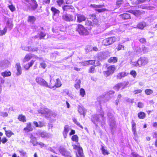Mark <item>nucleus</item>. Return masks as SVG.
Instances as JSON below:
<instances>
[{"label": "nucleus", "mask_w": 157, "mask_h": 157, "mask_svg": "<svg viewBox=\"0 0 157 157\" xmlns=\"http://www.w3.org/2000/svg\"><path fill=\"white\" fill-rule=\"evenodd\" d=\"M7 31L6 28H5L3 30L0 29V36H3L5 35Z\"/></svg>", "instance_id": "obj_44"}, {"label": "nucleus", "mask_w": 157, "mask_h": 157, "mask_svg": "<svg viewBox=\"0 0 157 157\" xmlns=\"http://www.w3.org/2000/svg\"><path fill=\"white\" fill-rule=\"evenodd\" d=\"M10 5H9L8 7L9 8L11 12H13L16 11V8L13 4L11 2H10Z\"/></svg>", "instance_id": "obj_36"}, {"label": "nucleus", "mask_w": 157, "mask_h": 157, "mask_svg": "<svg viewBox=\"0 0 157 157\" xmlns=\"http://www.w3.org/2000/svg\"><path fill=\"white\" fill-rule=\"evenodd\" d=\"M139 65H144L147 64L148 62V59L145 57H141L138 60Z\"/></svg>", "instance_id": "obj_11"}, {"label": "nucleus", "mask_w": 157, "mask_h": 157, "mask_svg": "<svg viewBox=\"0 0 157 157\" xmlns=\"http://www.w3.org/2000/svg\"><path fill=\"white\" fill-rule=\"evenodd\" d=\"M107 116L109 118V124L112 129L116 127V125L115 119L113 114L110 113V110L108 109L107 110Z\"/></svg>", "instance_id": "obj_3"}, {"label": "nucleus", "mask_w": 157, "mask_h": 157, "mask_svg": "<svg viewBox=\"0 0 157 157\" xmlns=\"http://www.w3.org/2000/svg\"><path fill=\"white\" fill-rule=\"evenodd\" d=\"M142 90L141 89H139L134 91L133 92L135 94H136L139 93H140L142 92Z\"/></svg>", "instance_id": "obj_60"}, {"label": "nucleus", "mask_w": 157, "mask_h": 157, "mask_svg": "<svg viewBox=\"0 0 157 157\" xmlns=\"http://www.w3.org/2000/svg\"><path fill=\"white\" fill-rule=\"evenodd\" d=\"M75 82L76 83L75 85V87L77 89H78L80 88V84L81 83V80L79 79H77L75 80Z\"/></svg>", "instance_id": "obj_32"}, {"label": "nucleus", "mask_w": 157, "mask_h": 157, "mask_svg": "<svg viewBox=\"0 0 157 157\" xmlns=\"http://www.w3.org/2000/svg\"><path fill=\"white\" fill-rule=\"evenodd\" d=\"M32 56L31 54H27L23 59V62L25 63L29 61L32 58Z\"/></svg>", "instance_id": "obj_29"}, {"label": "nucleus", "mask_w": 157, "mask_h": 157, "mask_svg": "<svg viewBox=\"0 0 157 157\" xmlns=\"http://www.w3.org/2000/svg\"><path fill=\"white\" fill-rule=\"evenodd\" d=\"M11 72L9 71H6L4 72L1 73L2 76L4 77L10 76L11 75Z\"/></svg>", "instance_id": "obj_31"}, {"label": "nucleus", "mask_w": 157, "mask_h": 157, "mask_svg": "<svg viewBox=\"0 0 157 157\" xmlns=\"http://www.w3.org/2000/svg\"><path fill=\"white\" fill-rule=\"evenodd\" d=\"M47 65L44 62H42L40 63V67H41L43 69H45V67H46Z\"/></svg>", "instance_id": "obj_50"}, {"label": "nucleus", "mask_w": 157, "mask_h": 157, "mask_svg": "<svg viewBox=\"0 0 157 157\" xmlns=\"http://www.w3.org/2000/svg\"><path fill=\"white\" fill-rule=\"evenodd\" d=\"M50 110L47 108H41L38 111V112L44 115L46 117H48Z\"/></svg>", "instance_id": "obj_12"}, {"label": "nucleus", "mask_w": 157, "mask_h": 157, "mask_svg": "<svg viewBox=\"0 0 157 157\" xmlns=\"http://www.w3.org/2000/svg\"><path fill=\"white\" fill-rule=\"evenodd\" d=\"M117 40V38L115 36L109 37L103 40L102 44L105 46L110 45L116 41Z\"/></svg>", "instance_id": "obj_6"}, {"label": "nucleus", "mask_w": 157, "mask_h": 157, "mask_svg": "<svg viewBox=\"0 0 157 157\" xmlns=\"http://www.w3.org/2000/svg\"><path fill=\"white\" fill-rule=\"evenodd\" d=\"M145 93L147 95H150L153 93V91L151 89H147L145 90Z\"/></svg>", "instance_id": "obj_42"}, {"label": "nucleus", "mask_w": 157, "mask_h": 157, "mask_svg": "<svg viewBox=\"0 0 157 157\" xmlns=\"http://www.w3.org/2000/svg\"><path fill=\"white\" fill-rule=\"evenodd\" d=\"M38 4L37 3H34L33 4L31 5V7L30 9V10L31 11H33L35 10L36 9L37 6Z\"/></svg>", "instance_id": "obj_38"}, {"label": "nucleus", "mask_w": 157, "mask_h": 157, "mask_svg": "<svg viewBox=\"0 0 157 157\" xmlns=\"http://www.w3.org/2000/svg\"><path fill=\"white\" fill-rule=\"evenodd\" d=\"M13 26V24H12V21L10 20H8L6 23V26L5 28H6V29L7 28H8L10 29V30H11Z\"/></svg>", "instance_id": "obj_26"}, {"label": "nucleus", "mask_w": 157, "mask_h": 157, "mask_svg": "<svg viewBox=\"0 0 157 157\" xmlns=\"http://www.w3.org/2000/svg\"><path fill=\"white\" fill-rule=\"evenodd\" d=\"M77 21L78 22L80 23L82 21L86 20V17L85 16L81 14H77Z\"/></svg>", "instance_id": "obj_15"}, {"label": "nucleus", "mask_w": 157, "mask_h": 157, "mask_svg": "<svg viewBox=\"0 0 157 157\" xmlns=\"http://www.w3.org/2000/svg\"><path fill=\"white\" fill-rule=\"evenodd\" d=\"M142 51L144 53L145 52H148L149 51V49L147 48L144 46L143 48Z\"/></svg>", "instance_id": "obj_62"}, {"label": "nucleus", "mask_w": 157, "mask_h": 157, "mask_svg": "<svg viewBox=\"0 0 157 157\" xmlns=\"http://www.w3.org/2000/svg\"><path fill=\"white\" fill-rule=\"evenodd\" d=\"M74 8L73 6L72 5H64L62 7V9L64 11H69L70 10Z\"/></svg>", "instance_id": "obj_21"}, {"label": "nucleus", "mask_w": 157, "mask_h": 157, "mask_svg": "<svg viewBox=\"0 0 157 157\" xmlns=\"http://www.w3.org/2000/svg\"><path fill=\"white\" fill-rule=\"evenodd\" d=\"M6 134V136L9 137H10L13 134V132L10 130H5Z\"/></svg>", "instance_id": "obj_45"}, {"label": "nucleus", "mask_w": 157, "mask_h": 157, "mask_svg": "<svg viewBox=\"0 0 157 157\" xmlns=\"http://www.w3.org/2000/svg\"><path fill=\"white\" fill-rule=\"evenodd\" d=\"M51 10L53 13V17L54 18V16L58 17L59 13V11L58 10L56 9L54 7H52Z\"/></svg>", "instance_id": "obj_18"}, {"label": "nucleus", "mask_w": 157, "mask_h": 157, "mask_svg": "<svg viewBox=\"0 0 157 157\" xmlns=\"http://www.w3.org/2000/svg\"><path fill=\"white\" fill-rule=\"evenodd\" d=\"M132 64L134 67H137L138 66H140L139 65V63L138 61L137 62H132L131 63Z\"/></svg>", "instance_id": "obj_57"}, {"label": "nucleus", "mask_w": 157, "mask_h": 157, "mask_svg": "<svg viewBox=\"0 0 157 157\" xmlns=\"http://www.w3.org/2000/svg\"><path fill=\"white\" fill-rule=\"evenodd\" d=\"M133 53L132 52L128 51L126 53V55L129 57L132 56Z\"/></svg>", "instance_id": "obj_59"}, {"label": "nucleus", "mask_w": 157, "mask_h": 157, "mask_svg": "<svg viewBox=\"0 0 157 157\" xmlns=\"http://www.w3.org/2000/svg\"><path fill=\"white\" fill-rule=\"evenodd\" d=\"M146 26V24L145 22H142L139 23L137 25V27L139 29H143Z\"/></svg>", "instance_id": "obj_33"}, {"label": "nucleus", "mask_w": 157, "mask_h": 157, "mask_svg": "<svg viewBox=\"0 0 157 157\" xmlns=\"http://www.w3.org/2000/svg\"><path fill=\"white\" fill-rule=\"evenodd\" d=\"M29 52H34L37 51L38 50V48L37 47H31L29 46Z\"/></svg>", "instance_id": "obj_41"}, {"label": "nucleus", "mask_w": 157, "mask_h": 157, "mask_svg": "<svg viewBox=\"0 0 157 157\" xmlns=\"http://www.w3.org/2000/svg\"><path fill=\"white\" fill-rule=\"evenodd\" d=\"M147 0H137L136 1V3L137 4L143 3L147 1Z\"/></svg>", "instance_id": "obj_61"}, {"label": "nucleus", "mask_w": 157, "mask_h": 157, "mask_svg": "<svg viewBox=\"0 0 157 157\" xmlns=\"http://www.w3.org/2000/svg\"><path fill=\"white\" fill-rule=\"evenodd\" d=\"M110 56V53L107 51L100 52L98 56V58L100 60L105 59Z\"/></svg>", "instance_id": "obj_8"}, {"label": "nucleus", "mask_w": 157, "mask_h": 157, "mask_svg": "<svg viewBox=\"0 0 157 157\" xmlns=\"http://www.w3.org/2000/svg\"><path fill=\"white\" fill-rule=\"evenodd\" d=\"M30 142L33 146H36L38 144L36 138L33 136L32 134H30Z\"/></svg>", "instance_id": "obj_17"}, {"label": "nucleus", "mask_w": 157, "mask_h": 157, "mask_svg": "<svg viewBox=\"0 0 157 157\" xmlns=\"http://www.w3.org/2000/svg\"><path fill=\"white\" fill-rule=\"evenodd\" d=\"M62 19L67 22L73 21L75 19L76 17H74L72 15L69 14H63L62 16Z\"/></svg>", "instance_id": "obj_9"}, {"label": "nucleus", "mask_w": 157, "mask_h": 157, "mask_svg": "<svg viewBox=\"0 0 157 157\" xmlns=\"http://www.w3.org/2000/svg\"><path fill=\"white\" fill-rule=\"evenodd\" d=\"M114 93V91L110 90L109 91L105 96L102 95L98 97L97 99V101L96 102V109L98 110H101V104L105 102L107 100L105 99L107 95H112Z\"/></svg>", "instance_id": "obj_1"}, {"label": "nucleus", "mask_w": 157, "mask_h": 157, "mask_svg": "<svg viewBox=\"0 0 157 157\" xmlns=\"http://www.w3.org/2000/svg\"><path fill=\"white\" fill-rule=\"evenodd\" d=\"M104 112L101 113L100 115H94L93 118L91 119V121L96 125L98 123H103L105 122V119L104 117Z\"/></svg>", "instance_id": "obj_2"}, {"label": "nucleus", "mask_w": 157, "mask_h": 157, "mask_svg": "<svg viewBox=\"0 0 157 157\" xmlns=\"http://www.w3.org/2000/svg\"><path fill=\"white\" fill-rule=\"evenodd\" d=\"M120 16L124 20L129 19L131 18L130 15L129 13H124L121 14Z\"/></svg>", "instance_id": "obj_25"}, {"label": "nucleus", "mask_w": 157, "mask_h": 157, "mask_svg": "<svg viewBox=\"0 0 157 157\" xmlns=\"http://www.w3.org/2000/svg\"><path fill=\"white\" fill-rule=\"evenodd\" d=\"M138 117L140 119H144L146 117V114L144 112H140L138 114Z\"/></svg>", "instance_id": "obj_35"}, {"label": "nucleus", "mask_w": 157, "mask_h": 157, "mask_svg": "<svg viewBox=\"0 0 157 157\" xmlns=\"http://www.w3.org/2000/svg\"><path fill=\"white\" fill-rule=\"evenodd\" d=\"M56 114L55 113L50 110L49 113H48V116L47 117L52 119L53 118H55L56 116Z\"/></svg>", "instance_id": "obj_30"}, {"label": "nucleus", "mask_w": 157, "mask_h": 157, "mask_svg": "<svg viewBox=\"0 0 157 157\" xmlns=\"http://www.w3.org/2000/svg\"><path fill=\"white\" fill-rule=\"evenodd\" d=\"M124 2L123 0H117L116 2L117 8L119 7Z\"/></svg>", "instance_id": "obj_48"}, {"label": "nucleus", "mask_w": 157, "mask_h": 157, "mask_svg": "<svg viewBox=\"0 0 157 157\" xmlns=\"http://www.w3.org/2000/svg\"><path fill=\"white\" fill-rule=\"evenodd\" d=\"M136 53L137 55H140L142 54V51L140 48H137Z\"/></svg>", "instance_id": "obj_55"}, {"label": "nucleus", "mask_w": 157, "mask_h": 157, "mask_svg": "<svg viewBox=\"0 0 157 157\" xmlns=\"http://www.w3.org/2000/svg\"><path fill=\"white\" fill-rule=\"evenodd\" d=\"M117 51H119L122 49H124V46L121 44H119L116 48Z\"/></svg>", "instance_id": "obj_51"}, {"label": "nucleus", "mask_w": 157, "mask_h": 157, "mask_svg": "<svg viewBox=\"0 0 157 157\" xmlns=\"http://www.w3.org/2000/svg\"><path fill=\"white\" fill-rule=\"evenodd\" d=\"M144 106L143 104L140 102H138V107L139 108H143Z\"/></svg>", "instance_id": "obj_64"}, {"label": "nucleus", "mask_w": 157, "mask_h": 157, "mask_svg": "<svg viewBox=\"0 0 157 157\" xmlns=\"http://www.w3.org/2000/svg\"><path fill=\"white\" fill-rule=\"evenodd\" d=\"M36 20V18L34 16H29L28 17V21L32 24H33Z\"/></svg>", "instance_id": "obj_24"}, {"label": "nucleus", "mask_w": 157, "mask_h": 157, "mask_svg": "<svg viewBox=\"0 0 157 157\" xmlns=\"http://www.w3.org/2000/svg\"><path fill=\"white\" fill-rule=\"evenodd\" d=\"M35 80L36 82L40 86L50 88L53 87L52 86L48 85V82L40 77H37Z\"/></svg>", "instance_id": "obj_4"}, {"label": "nucleus", "mask_w": 157, "mask_h": 157, "mask_svg": "<svg viewBox=\"0 0 157 157\" xmlns=\"http://www.w3.org/2000/svg\"><path fill=\"white\" fill-rule=\"evenodd\" d=\"M90 6L94 8H99L102 7L104 6V5H96L95 4H91Z\"/></svg>", "instance_id": "obj_46"}, {"label": "nucleus", "mask_w": 157, "mask_h": 157, "mask_svg": "<svg viewBox=\"0 0 157 157\" xmlns=\"http://www.w3.org/2000/svg\"><path fill=\"white\" fill-rule=\"evenodd\" d=\"M132 124V130L136 129V124L133 120H132L131 122Z\"/></svg>", "instance_id": "obj_58"}, {"label": "nucleus", "mask_w": 157, "mask_h": 157, "mask_svg": "<svg viewBox=\"0 0 157 157\" xmlns=\"http://www.w3.org/2000/svg\"><path fill=\"white\" fill-rule=\"evenodd\" d=\"M24 130L27 132L33 131V129L32 127L31 123L30 122L27 123L26 127L24 128Z\"/></svg>", "instance_id": "obj_20"}, {"label": "nucleus", "mask_w": 157, "mask_h": 157, "mask_svg": "<svg viewBox=\"0 0 157 157\" xmlns=\"http://www.w3.org/2000/svg\"><path fill=\"white\" fill-rule=\"evenodd\" d=\"M10 65V62L7 60H4L0 63V66L3 69L8 67Z\"/></svg>", "instance_id": "obj_13"}, {"label": "nucleus", "mask_w": 157, "mask_h": 157, "mask_svg": "<svg viewBox=\"0 0 157 157\" xmlns=\"http://www.w3.org/2000/svg\"><path fill=\"white\" fill-rule=\"evenodd\" d=\"M128 75V73L126 72H121L119 73L117 75V77L118 78L121 79L122 78Z\"/></svg>", "instance_id": "obj_37"}, {"label": "nucleus", "mask_w": 157, "mask_h": 157, "mask_svg": "<svg viewBox=\"0 0 157 157\" xmlns=\"http://www.w3.org/2000/svg\"><path fill=\"white\" fill-rule=\"evenodd\" d=\"M118 58L116 57H110L108 60V62L109 63H114L117 62Z\"/></svg>", "instance_id": "obj_27"}, {"label": "nucleus", "mask_w": 157, "mask_h": 157, "mask_svg": "<svg viewBox=\"0 0 157 157\" xmlns=\"http://www.w3.org/2000/svg\"><path fill=\"white\" fill-rule=\"evenodd\" d=\"M80 94L82 97H83L86 94L85 91L83 88H81L80 90Z\"/></svg>", "instance_id": "obj_47"}, {"label": "nucleus", "mask_w": 157, "mask_h": 157, "mask_svg": "<svg viewBox=\"0 0 157 157\" xmlns=\"http://www.w3.org/2000/svg\"><path fill=\"white\" fill-rule=\"evenodd\" d=\"M95 66H93L91 67L89 70V72L90 73H94V72L95 67Z\"/></svg>", "instance_id": "obj_52"}, {"label": "nucleus", "mask_w": 157, "mask_h": 157, "mask_svg": "<svg viewBox=\"0 0 157 157\" xmlns=\"http://www.w3.org/2000/svg\"><path fill=\"white\" fill-rule=\"evenodd\" d=\"M115 70V67L114 65H112L107 68V71L104 72V74L106 77H108L110 75L112 74Z\"/></svg>", "instance_id": "obj_10"}, {"label": "nucleus", "mask_w": 157, "mask_h": 157, "mask_svg": "<svg viewBox=\"0 0 157 157\" xmlns=\"http://www.w3.org/2000/svg\"><path fill=\"white\" fill-rule=\"evenodd\" d=\"M18 151L20 153V155L21 157H27V153L24 150L21 149L18 150Z\"/></svg>", "instance_id": "obj_34"}, {"label": "nucleus", "mask_w": 157, "mask_h": 157, "mask_svg": "<svg viewBox=\"0 0 157 157\" xmlns=\"http://www.w3.org/2000/svg\"><path fill=\"white\" fill-rule=\"evenodd\" d=\"M0 115L3 117H6L8 116V114L6 112H2L0 111Z\"/></svg>", "instance_id": "obj_53"}, {"label": "nucleus", "mask_w": 157, "mask_h": 157, "mask_svg": "<svg viewBox=\"0 0 157 157\" xmlns=\"http://www.w3.org/2000/svg\"><path fill=\"white\" fill-rule=\"evenodd\" d=\"M37 135L40 136L43 138H48L49 135L48 133L44 131H39L36 133Z\"/></svg>", "instance_id": "obj_14"}, {"label": "nucleus", "mask_w": 157, "mask_h": 157, "mask_svg": "<svg viewBox=\"0 0 157 157\" xmlns=\"http://www.w3.org/2000/svg\"><path fill=\"white\" fill-rule=\"evenodd\" d=\"M101 150L102 151V154L104 155H108L109 154V153L108 152V151L107 150L105 149L103 147H102L101 148Z\"/></svg>", "instance_id": "obj_49"}, {"label": "nucleus", "mask_w": 157, "mask_h": 157, "mask_svg": "<svg viewBox=\"0 0 157 157\" xmlns=\"http://www.w3.org/2000/svg\"><path fill=\"white\" fill-rule=\"evenodd\" d=\"M61 85V82L60 81V79L58 78L56 79V82L55 84V85L54 86H53V87L52 88H54V87H56V88H58L60 87Z\"/></svg>", "instance_id": "obj_28"}, {"label": "nucleus", "mask_w": 157, "mask_h": 157, "mask_svg": "<svg viewBox=\"0 0 157 157\" xmlns=\"http://www.w3.org/2000/svg\"><path fill=\"white\" fill-rule=\"evenodd\" d=\"M18 119L20 121H22L23 122H25L26 121L25 116L22 115H19L18 117Z\"/></svg>", "instance_id": "obj_40"}, {"label": "nucleus", "mask_w": 157, "mask_h": 157, "mask_svg": "<svg viewBox=\"0 0 157 157\" xmlns=\"http://www.w3.org/2000/svg\"><path fill=\"white\" fill-rule=\"evenodd\" d=\"M16 68L17 71L16 75L18 76L21 74V68L19 63H17L16 64Z\"/></svg>", "instance_id": "obj_19"}, {"label": "nucleus", "mask_w": 157, "mask_h": 157, "mask_svg": "<svg viewBox=\"0 0 157 157\" xmlns=\"http://www.w3.org/2000/svg\"><path fill=\"white\" fill-rule=\"evenodd\" d=\"M78 111L81 115H83L85 116L86 113V110L85 109L82 107L79 106L78 107Z\"/></svg>", "instance_id": "obj_23"}, {"label": "nucleus", "mask_w": 157, "mask_h": 157, "mask_svg": "<svg viewBox=\"0 0 157 157\" xmlns=\"http://www.w3.org/2000/svg\"><path fill=\"white\" fill-rule=\"evenodd\" d=\"M59 153L65 157H71V152L63 146H60L58 148Z\"/></svg>", "instance_id": "obj_5"}, {"label": "nucleus", "mask_w": 157, "mask_h": 157, "mask_svg": "<svg viewBox=\"0 0 157 157\" xmlns=\"http://www.w3.org/2000/svg\"><path fill=\"white\" fill-rule=\"evenodd\" d=\"M95 61L94 60H90L86 61L84 62H81V64L82 65H88L95 64Z\"/></svg>", "instance_id": "obj_22"}, {"label": "nucleus", "mask_w": 157, "mask_h": 157, "mask_svg": "<svg viewBox=\"0 0 157 157\" xmlns=\"http://www.w3.org/2000/svg\"><path fill=\"white\" fill-rule=\"evenodd\" d=\"M130 74L132 75L133 76V77L134 78H136L137 75L136 72L135 71H132L130 72Z\"/></svg>", "instance_id": "obj_56"}, {"label": "nucleus", "mask_w": 157, "mask_h": 157, "mask_svg": "<svg viewBox=\"0 0 157 157\" xmlns=\"http://www.w3.org/2000/svg\"><path fill=\"white\" fill-rule=\"evenodd\" d=\"M46 34V33L43 32H41L39 34V35L40 36V39H41L43 38L45 36Z\"/></svg>", "instance_id": "obj_54"}, {"label": "nucleus", "mask_w": 157, "mask_h": 157, "mask_svg": "<svg viewBox=\"0 0 157 157\" xmlns=\"http://www.w3.org/2000/svg\"><path fill=\"white\" fill-rule=\"evenodd\" d=\"M122 83H118L114 87V89L118 91L119 89H122Z\"/></svg>", "instance_id": "obj_39"}, {"label": "nucleus", "mask_w": 157, "mask_h": 157, "mask_svg": "<svg viewBox=\"0 0 157 157\" xmlns=\"http://www.w3.org/2000/svg\"><path fill=\"white\" fill-rule=\"evenodd\" d=\"M71 140L73 141L77 142L78 141V139L77 135H75L71 137Z\"/></svg>", "instance_id": "obj_43"}, {"label": "nucleus", "mask_w": 157, "mask_h": 157, "mask_svg": "<svg viewBox=\"0 0 157 157\" xmlns=\"http://www.w3.org/2000/svg\"><path fill=\"white\" fill-rule=\"evenodd\" d=\"M76 31L81 35H86L88 33L87 30L81 25H78Z\"/></svg>", "instance_id": "obj_7"}, {"label": "nucleus", "mask_w": 157, "mask_h": 157, "mask_svg": "<svg viewBox=\"0 0 157 157\" xmlns=\"http://www.w3.org/2000/svg\"><path fill=\"white\" fill-rule=\"evenodd\" d=\"M93 23L91 21H86L85 25L87 26L92 25Z\"/></svg>", "instance_id": "obj_63"}, {"label": "nucleus", "mask_w": 157, "mask_h": 157, "mask_svg": "<svg viewBox=\"0 0 157 157\" xmlns=\"http://www.w3.org/2000/svg\"><path fill=\"white\" fill-rule=\"evenodd\" d=\"M70 129L69 126L68 125H66L64 126L63 130V134L64 138L67 137V135Z\"/></svg>", "instance_id": "obj_16"}]
</instances>
